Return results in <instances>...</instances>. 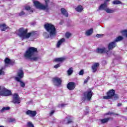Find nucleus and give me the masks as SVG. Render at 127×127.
<instances>
[{"instance_id": "obj_37", "label": "nucleus", "mask_w": 127, "mask_h": 127, "mask_svg": "<svg viewBox=\"0 0 127 127\" xmlns=\"http://www.w3.org/2000/svg\"><path fill=\"white\" fill-rule=\"evenodd\" d=\"M78 74H79V75L83 76V75H84V70H81L79 72Z\"/></svg>"}, {"instance_id": "obj_46", "label": "nucleus", "mask_w": 127, "mask_h": 127, "mask_svg": "<svg viewBox=\"0 0 127 127\" xmlns=\"http://www.w3.org/2000/svg\"><path fill=\"white\" fill-rule=\"evenodd\" d=\"M113 97H114L115 99H118L119 98V96L116 94H114V96H113Z\"/></svg>"}, {"instance_id": "obj_14", "label": "nucleus", "mask_w": 127, "mask_h": 127, "mask_svg": "<svg viewBox=\"0 0 127 127\" xmlns=\"http://www.w3.org/2000/svg\"><path fill=\"white\" fill-rule=\"evenodd\" d=\"M99 66L100 64H99V63H96L94 64H93L92 66V72L93 73H95V72H97V70H98V68H99Z\"/></svg>"}, {"instance_id": "obj_41", "label": "nucleus", "mask_w": 127, "mask_h": 127, "mask_svg": "<svg viewBox=\"0 0 127 127\" xmlns=\"http://www.w3.org/2000/svg\"><path fill=\"white\" fill-rule=\"evenodd\" d=\"M25 9L26 10H29V9H30V6H27L25 7Z\"/></svg>"}, {"instance_id": "obj_5", "label": "nucleus", "mask_w": 127, "mask_h": 127, "mask_svg": "<svg viewBox=\"0 0 127 127\" xmlns=\"http://www.w3.org/2000/svg\"><path fill=\"white\" fill-rule=\"evenodd\" d=\"M24 75V73L23 72V70L20 69L18 71L17 73L16 77H15V80L16 81H19V80H21L22 78H23Z\"/></svg>"}, {"instance_id": "obj_18", "label": "nucleus", "mask_w": 127, "mask_h": 127, "mask_svg": "<svg viewBox=\"0 0 127 127\" xmlns=\"http://www.w3.org/2000/svg\"><path fill=\"white\" fill-rule=\"evenodd\" d=\"M85 34L86 36H90L92 35V34H93V28L86 30Z\"/></svg>"}, {"instance_id": "obj_39", "label": "nucleus", "mask_w": 127, "mask_h": 127, "mask_svg": "<svg viewBox=\"0 0 127 127\" xmlns=\"http://www.w3.org/2000/svg\"><path fill=\"white\" fill-rule=\"evenodd\" d=\"M0 75H4V71L2 69H0Z\"/></svg>"}, {"instance_id": "obj_17", "label": "nucleus", "mask_w": 127, "mask_h": 127, "mask_svg": "<svg viewBox=\"0 0 127 127\" xmlns=\"http://www.w3.org/2000/svg\"><path fill=\"white\" fill-rule=\"evenodd\" d=\"M64 42H65L64 38H62L60 39L57 43V48H60V46H61V44H62V43H64Z\"/></svg>"}, {"instance_id": "obj_22", "label": "nucleus", "mask_w": 127, "mask_h": 127, "mask_svg": "<svg viewBox=\"0 0 127 127\" xmlns=\"http://www.w3.org/2000/svg\"><path fill=\"white\" fill-rule=\"evenodd\" d=\"M61 11L62 14H63V15H64V16L68 17V12L66 11L65 8H61Z\"/></svg>"}, {"instance_id": "obj_25", "label": "nucleus", "mask_w": 127, "mask_h": 127, "mask_svg": "<svg viewBox=\"0 0 127 127\" xmlns=\"http://www.w3.org/2000/svg\"><path fill=\"white\" fill-rule=\"evenodd\" d=\"M65 61V58H59L55 59V62H63Z\"/></svg>"}, {"instance_id": "obj_28", "label": "nucleus", "mask_w": 127, "mask_h": 127, "mask_svg": "<svg viewBox=\"0 0 127 127\" xmlns=\"http://www.w3.org/2000/svg\"><path fill=\"white\" fill-rule=\"evenodd\" d=\"M17 82H20V86L22 87V88H24L25 87V83L22 81L21 79H19V81H17Z\"/></svg>"}, {"instance_id": "obj_44", "label": "nucleus", "mask_w": 127, "mask_h": 127, "mask_svg": "<svg viewBox=\"0 0 127 127\" xmlns=\"http://www.w3.org/2000/svg\"><path fill=\"white\" fill-rule=\"evenodd\" d=\"M54 113H55L54 110H52V111L51 112V113H50V116H52V115H53V114H54Z\"/></svg>"}, {"instance_id": "obj_40", "label": "nucleus", "mask_w": 127, "mask_h": 127, "mask_svg": "<svg viewBox=\"0 0 127 127\" xmlns=\"http://www.w3.org/2000/svg\"><path fill=\"white\" fill-rule=\"evenodd\" d=\"M10 123H15V119H10L9 120Z\"/></svg>"}, {"instance_id": "obj_9", "label": "nucleus", "mask_w": 127, "mask_h": 127, "mask_svg": "<svg viewBox=\"0 0 127 127\" xmlns=\"http://www.w3.org/2000/svg\"><path fill=\"white\" fill-rule=\"evenodd\" d=\"M12 103H13V104L20 103V98H19V96H18V94L15 93L13 95Z\"/></svg>"}, {"instance_id": "obj_47", "label": "nucleus", "mask_w": 127, "mask_h": 127, "mask_svg": "<svg viewBox=\"0 0 127 127\" xmlns=\"http://www.w3.org/2000/svg\"><path fill=\"white\" fill-rule=\"evenodd\" d=\"M68 124H71V123H73V121L72 120H68L67 121Z\"/></svg>"}, {"instance_id": "obj_48", "label": "nucleus", "mask_w": 127, "mask_h": 127, "mask_svg": "<svg viewBox=\"0 0 127 127\" xmlns=\"http://www.w3.org/2000/svg\"><path fill=\"white\" fill-rule=\"evenodd\" d=\"M122 103H118V107H121V106H122Z\"/></svg>"}, {"instance_id": "obj_29", "label": "nucleus", "mask_w": 127, "mask_h": 127, "mask_svg": "<svg viewBox=\"0 0 127 127\" xmlns=\"http://www.w3.org/2000/svg\"><path fill=\"white\" fill-rule=\"evenodd\" d=\"M112 3L113 4H122V2L119 0H114Z\"/></svg>"}, {"instance_id": "obj_3", "label": "nucleus", "mask_w": 127, "mask_h": 127, "mask_svg": "<svg viewBox=\"0 0 127 127\" xmlns=\"http://www.w3.org/2000/svg\"><path fill=\"white\" fill-rule=\"evenodd\" d=\"M45 28L50 33V37L53 38L56 35V29L54 25L47 23L45 24Z\"/></svg>"}, {"instance_id": "obj_51", "label": "nucleus", "mask_w": 127, "mask_h": 127, "mask_svg": "<svg viewBox=\"0 0 127 127\" xmlns=\"http://www.w3.org/2000/svg\"><path fill=\"white\" fill-rule=\"evenodd\" d=\"M106 1H110V0H106Z\"/></svg>"}, {"instance_id": "obj_8", "label": "nucleus", "mask_w": 127, "mask_h": 127, "mask_svg": "<svg viewBox=\"0 0 127 127\" xmlns=\"http://www.w3.org/2000/svg\"><path fill=\"white\" fill-rule=\"evenodd\" d=\"M11 91L6 89L4 87L2 88L1 96H10Z\"/></svg>"}, {"instance_id": "obj_20", "label": "nucleus", "mask_w": 127, "mask_h": 127, "mask_svg": "<svg viewBox=\"0 0 127 127\" xmlns=\"http://www.w3.org/2000/svg\"><path fill=\"white\" fill-rule=\"evenodd\" d=\"M45 4L44 5V7L45 8V9L48 10L49 9V5H48V3L50 2V0H44Z\"/></svg>"}, {"instance_id": "obj_31", "label": "nucleus", "mask_w": 127, "mask_h": 127, "mask_svg": "<svg viewBox=\"0 0 127 127\" xmlns=\"http://www.w3.org/2000/svg\"><path fill=\"white\" fill-rule=\"evenodd\" d=\"M5 64H9L11 62V61L8 58H6L4 60Z\"/></svg>"}, {"instance_id": "obj_15", "label": "nucleus", "mask_w": 127, "mask_h": 127, "mask_svg": "<svg viewBox=\"0 0 127 127\" xmlns=\"http://www.w3.org/2000/svg\"><path fill=\"white\" fill-rule=\"evenodd\" d=\"M116 46L117 44H116V42L115 41L110 43L108 44V51H109V50H112V49H114V48H115V47H116Z\"/></svg>"}, {"instance_id": "obj_35", "label": "nucleus", "mask_w": 127, "mask_h": 127, "mask_svg": "<svg viewBox=\"0 0 127 127\" xmlns=\"http://www.w3.org/2000/svg\"><path fill=\"white\" fill-rule=\"evenodd\" d=\"M27 127H34V126H33V124H32V123H31V122L28 123Z\"/></svg>"}, {"instance_id": "obj_7", "label": "nucleus", "mask_w": 127, "mask_h": 127, "mask_svg": "<svg viewBox=\"0 0 127 127\" xmlns=\"http://www.w3.org/2000/svg\"><path fill=\"white\" fill-rule=\"evenodd\" d=\"M53 82L55 86H57L58 87L61 86L62 83V79L59 77H56L53 78Z\"/></svg>"}, {"instance_id": "obj_52", "label": "nucleus", "mask_w": 127, "mask_h": 127, "mask_svg": "<svg viewBox=\"0 0 127 127\" xmlns=\"http://www.w3.org/2000/svg\"><path fill=\"white\" fill-rule=\"evenodd\" d=\"M117 116L119 115L118 114H116Z\"/></svg>"}, {"instance_id": "obj_53", "label": "nucleus", "mask_w": 127, "mask_h": 127, "mask_svg": "<svg viewBox=\"0 0 127 127\" xmlns=\"http://www.w3.org/2000/svg\"><path fill=\"white\" fill-rule=\"evenodd\" d=\"M103 62H106L105 61H104Z\"/></svg>"}, {"instance_id": "obj_12", "label": "nucleus", "mask_w": 127, "mask_h": 127, "mask_svg": "<svg viewBox=\"0 0 127 127\" xmlns=\"http://www.w3.org/2000/svg\"><path fill=\"white\" fill-rule=\"evenodd\" d=\"M37 114V113H36V111H35L28 110L26 112V115L29 116V117H31L32 118L35 117Z\"/></svg>"}, {"instance_id": "obj_42", "label": "nucleus", "mask_w": 127, "mask_h": 127, "mask_svg": "<svg viewBox=\"0 0 127 127\" xmlns=\"http://www.w3.org/2000/svg\"><path fill=\"white\" fill-rule=\"evenodd\" d=\"M60 67V64H57L55 65L54 68H56V69H57V68H59Z\"/></svg>"}, {"instance_id": "obj_6", "label": "nucleus", "mask_w": 127, "mask_h": 127, "mask_svg": "<svg viewBox=\"0 0 127 127\" xmlns=\"http://www.w3.org/2000/svg\"><path fill=\"white\" fill-rule=\"evenodd\" d=\"M114 96H115V90H110L107 93V96L103 97V99H104V100H109L111 99L112 97H114Z\"/></svg>"}, {"instance_id": "obj_43", "label": "nucleus", "mask_w": 127, "mask_h": 127, "mask_svg": "<svg viewBox=\"0 0 127 127\" xmlns=\"http://www.w3.org/2000/svg\"><path fill=\"white\" fill-rule=\"evenodd\" d=\"M102 36H103V35H102V34L96 35V37H98V38H100V37H102Z\"/></svg>"}, {"instance_id": "obj_33", "label": "nucleus", "mask_w": 127, "mask_h": 127, "mask_svg": "<svg viewBox=\"0 0 127 127\" xmlns=\"http://www.w3.org/2000/svg\"><path fill=\"white\" fill-rule=\"evenodd\" d=\"M72 34L69 32L66 33L65 34V37L67 39L70 38V36Z\"/></svg>"}, {"instance_id": "obj_1", "label": "nucleus", "mask_w": 127, "mask_h": 127, "mask_svg": "<svg viewBox=\"0 0 127 127\" xmlns=\"http://www.w3.org/2000/svg\"><path fill=\"white\" fill-rule=\"evenodd\" d=\"M37 52V49L34 47H30L26 51L24 56L26 59H30L33 61H37L38 57H35V52Z\"/></svg>"}, {"instance_id": "obj_32", "label": "nucleus", "mask_w": 127, "mask_h": 127, "mask_svg": "<svg viewBox=\"0 0 127 127\" xmlns=\"http://www.w3.org/2000/svg\"><path fill=\"white\" fill-rule=\"evenodd\" d=\"M43 36H44L45 38H49V34L47 32L43 33Z\"/></svg>"}, {"instance_id": "obj_11", "label": "nucleus", "mask_w": 127, "mask_h": 127, "mask_svg": "<svg viewBox=\"0 0 127 127\" xmlns=\"http://www.w3.org/2000/svg\"><path fill=\"white\" fill-rule=\"evenodd\" d=\"M109 52V50L107 48H98L97 50V53H99L100 54H103L104 53L108 54Z\"/></svg>"}, {"instance_id": "obj_24", "label": "nucleus", "mask_w": 127, "mask_h": 127, "mask_svg": "<svg viewBox=\"0 0 127 127\" xmlns=\"http://www.w3.org/2000/svg\"><path fill=\"white\" fill-rule=\"evenodd\" d=\"M123 39H124V37H123V36H119L115 39L114 41L115 43L119 42L120 41H122V40H123Z\"/></svg>"}, {"instance_id": "obj_19", "label": "nucleus", "mask_w": 127, "mask_h": 127, "mask_svg": "<svg viewBox=\"0 0 127 127\" xmlns=\"http://www.w3.org/2000/svg\"><path fill=\"white\" fill-rule=\"evenodd\" d=\"M74 72V68L73 67H70L66 71L67 76H71Z\"/></svg>"}, {"instance_id": "obj_30", "label": "nucleus", "mask_w": 127, "mask_h": 127, "mask_svg": "<svg viewBox=\"0 0 127 127\" xmlns=\"http://www.w3.org/2000/svg\"><path fill=\"white\" fill-rule=\"evenodd\" d=\"M9 107H3L2 109L0 110L1 113H3V112H5V111H8L9 110Z\"/></svg>"}, {"instance_id": "obj_27", "label": "nucleus", "mask_w": 127, "mask_h": 127, "mask_svg": "<svg viewBox=\"0 0 127 127\" xmlns=\"http://www.w3.org/2000/svg\"><path fill=\"white\" fill-rule=\"evenodd\" d=\"M105 11H106L107 13H114V12H115V10L107 8L105 9Z\"/></svg>"}, {"instance_id": "obj_21", "label": "nucleus", "mask_w": 127, "mask_h": 127, "mask_svg": "<svg viewBox=\"0 0 127 127\" xmlns=\"http://www.w3.org/2000/svg\"><path fill=\"white\" fill-rule=\"evenodd\" d=\"M84 9L83 6L82 5H78L76 8H75L76 11L77 12H82Z\"/></svg>"}, {"instance_id": "obj_23", "label": "nucleus", "mask_w": 127, "mask_h": 127, "mask_svg": "<svg viewBox=\"0 0 127 127\" xmlns=\"http://www.w3.org/2000/svg\"><path fill=\"white\" fill-rule=\"evenodd\" d=\"M107 8V3H104V4H101L99 7L100 10H106Z\"/></svg>"}, {"instance_id": "obj_26", "label": "nucleus", "mask_w": 127, "mask_h": 127, "mask_svg": "<svg viewBox=\"0 0 127 127\" xmlns=\"http://www.w3.org/2000/svg\"><path fill=\"white\" fill-rule=\"evenodd\" d=\"M111 118H105L103 119H101L100 121L101 122L102 124H106V123H108L109 121H110Z\"/></svg>"}, {"instance_id": "obj_49", "label": "nucleus", "mask_w": 127, "mask_h": 127, "mask_svg": "<svg viewBox=\"0 0 127 127\" xmlns=\"http://www.w3.org/2000/svg\"><path fill=\"white\" fill-rule=\"evenodd\" d=\"M64 21H61L60 22V24H62L64 23Z\"/></svg>"}, {"instance_id": "obj_45", "label": "nucleus", "mask_w": 127, "mask_h": 127, "mask_svg": "<svg viewBox=\"0 0 127 127\" xmlns=\"http://www.w3.org/2000/svg\"><path fill=\"white\" fill-rule=\"evenodd\" d=\"M106 115H114V113L111 112H109L107 113H106Z\"/></svg>"}, {"instance_id": "obj_13", "label": "nucleus", "mask_w": 127, "mask_h": 127, "mask_svg": "<svg viewBox=\"0 0 127 127\" xmlns=\"http://www.w3.org/2000/svg\"><path fill=\"white\" fill-rule=\"evenodd\" d=\"M76 84L74 83V82H73L68 83L67 85V89H68V90H70V91L74 90Z\"/></svg>"}, {"instance_id": "obj_4", "label": "nucleus", "mask_w": 127, "mask_h": 127, "mask_svg": "<svg viewBox=\"0 0 127 127\" xmlns=\"http://www.w3.org/2000/svg\"><path fill=\"white\" fill-rule=\"evenodd\" d=\"M93 96V92L87 91L83 93V100H87V101H91Z\"/></svg>"}, {"instance_id": "obj_34", "label": "nucleus", "mask_w": 127, "mask_h": 127, "mask_svg": "<svg viewBox=\"0 0 127 127\" xmlns=\"http://www.w3.org/2000/svg\"><path fill=\"white\" fill-rule=\"evenodd\" d=\"M121 32H122L123 35H126V37L127 38V30L122 31Z\"/></svg>"}, {"instance_id": "obj_38", "label": "nucleus", "mask_w": 127, "mask_h": 127, "mask_svg": "<svg viewBox=\"0 0 127 127\" xmlns=\"http://www.w3.org/2000/svg\"><path fill=\"white\" fill-rule=\"evenodd\" d=\"M89 80H90V77H87L86 78V79L84 80V84H87V83H88V81H89Z\"/></svg>"}, {"instance_id": "obj_10", "label": "nucleus", "mask_w": 127, "mask_h": 127, "mask_svg": "<svg viewBox=\"0 0 127 127\" xmlns=\"http://www.w3.org/2000/svg\"><path fill=\"white\" fill-rule=\"evenodd\" d=\"M33 3L36 8L45 10V8H44V5L41 4L40 2H39V1L36 0L33 2Z\"/></svg>"}, {"instance_id": "obj_50", "label": "nucleus", "mask_w": 127, "mask_h": 127, "mask_svg": "<svg viewBox=\"0 0 127 127\" xmlns=\"http://www.w3.org/2000/svg\"><path fill=\"white\" fill-rule=\"evenodd\" d=\"M65 106V104H62L61 107H64Z\"/></svg>"}, {"instance_id": "obj_36", "label": "nucleus", "mask_w": 127, "mask_h": 127, "mask_svg": "<svg viewBox=\"0 0 127 127\" xmlns=\"http://www.w3.org/2000/svg\"><path fill=\"white\" fill-rule=\"evenodd\" d=\"M25 14V12L24 11H22L20 13H19V16H22V15H24Z\"/></svg>"}, {"instance_id": "obj_2", "label": "nucleus", "mask_w": 127, "mask_h": 127, "mask_svg": "<svg viewBox=\"0 0 127 127\" xmlns=\"http://www.w3.org/2000/svg\"><path fill=\"white\" fill-rule=\"evenodd\" d=\"M35 34L34 32L27 33V30L23 28L19 29L18 33H17L18 36L21 37L22 39H28L31 36H33Z\"/></svg>"}, {"instance_id": "obj_16", "label": "nucleus", "mask_w": 127, "mask_h": 127, "mask_svg": "<svg viewBox=\"0 0 127 127\" xmlns=\"http://www.w3.org/2000/svg\"><path fill=\"white\" fill-rule=\"evenodd\" d=\"M7 28H8V26L5 23H0V30L1 31H5Z\"/></svg>"}]
</instances>
